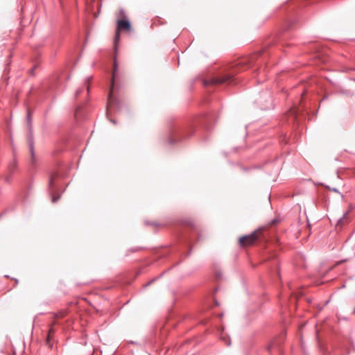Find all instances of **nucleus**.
Instances as JSON below:
<instances>
[{
    "mask_svg": "<svg viewBox=\"0 0 355 355\" xmlns=\"http://www.w3.org/2000/svg\"><path fill=\"white\" fill-rule=\"evenodd\" d=\"M131 30V24L128 19H117L116 29L114 36V48L116 50L117 43L120 40L121 31H130Z\"/></svg>",
    "mask_w": 355,
    "mask_h": 355,
    "instance_id": "nucleus-1",
    "label": "nucleus"
},
{
    "mask_svg": "<svg viewBox=\"0 0 355 355\" xmlns=\"http://www.w3.org/2000/svg\"><path fill=\"white\" fill-rule=\"evenodd\" d=\"M272 102L271 95L269 92H263L261 94L260 98L257 99V103L263 110L270 107Z\"/></svg>",
    "mask_w": 355,
    "mask_h": 355,
    "instance_id": "nucleus-2",
    "label": "nucleus"
},
{
    "mask_svg": "<svg viewBox=\"0 0 355 355\" xmlns=\"http://www.w3.org/2000/svg\"><path fill=\"white\" fill-rule=\"evenodd\" d=\"M258 239L257 232H254L249 235H245L240 237L239 244L241 246H246L252 245Z\"/></svg>",
    "mask_w": 355,
    "mask_h": 355,
    "instance_id": "nucleus-3",
    "label": "nucleus"
},
{
    "mask_svg": "<svg viewBox=\"0 0 355 355\" xmlns=\"http://www.w3.org/2000/svg\"><path fill=\"white\" fill-rule=\"evenodd\" d=\"M116 70H117V63L115 60L114 64L113 76H115ZM113 88H114V77H112V83H111V86H110V94L108 96V100H107V107H111L116 102V99L113 96V93H112Z\"/></svg>",
    "mask_w": 355,
    "mask_h": 355,
    "instance_id": "nucleus-4",
    "label": "nucleus"
},
{
    "mask_svg": "<svg viewBox=\"0 0 355 355\" xmlns=\"http://www.w3.org/2000/svg\"><path fill=\"white\" fill-rule=\"evenodd\" d=\"M233 78L231 75L229 74H224L220 76H217L215 78H213L210 80V84L211 85H220L223 83H225L227 82H232Z\"/></svg>",
    "mask_w": 355,
    "mask_h": 355,
    "instance_id": "nucleus-5",
    "label": "nucleus"
},
{
    "mask_svg": "<svg viewBox=\"0 0 355 355\" xmlns=\"http://www.w3.org/2000/svg\"><path fill=\"white\" fill-rule=\"evenodd\" d=\"M183 137H184V136L182 135V130H175L171 133L168 142L172 144H174L176 141L182 139Z\"/></svg>",
    "mask_w": 355,
    "mask_h": 355,
    "instance_id": "nucleus-6",
    "label": "nucleus"
},
{
    "mask_svg": "<svg viewBox=\"0 0 355 355\" xmlns=\"http://www.w3.org/2000/svg\"><path fill=\"white\" fill-rule=\"evenodd\" d=\"M289 118H291L293 122H294L298 114V110L297 108H292L289 110L288 113Z\"/></svg>",
    "mask_w": 355,
    "mask_h": 355,
    "instance_id": "nucleus-7",
    "label": "nucleus"
},
{
    "mask_svg": "<svg viewBox=\"0 0 355 355\" xmlns=\"http://www.w3.org/2000/svg\"><path fill=\"white\" fill-rule=\"evenodd\" d=\"M29 150H30V153L31 155L32 162L33 163L34 159H35V153H34L33 142L32 139L29 140Z\"/></svg>",
    "mask_w": 355,
    "mask_h": 355,
    "instance_id": "nucleus-8",
    "label": "nucleus"
},
{
    "mask_svg": "<svg viewBox=\"0 0 355 355\" xmlns=\"http://www.w3.org/2000/svg\"><path fill=\"white\" fill-rule=\"evenodd\" d=\"M117 19H128L125 12L123 8L119 10Z\"/></svg>",
    "mask_w": 355,
    "mask_h": 355,
    "instance_id": "nucleus-9",
    "label": "nucleus"
},
{
    "mask_svg": "<svg viewBox=\"0 0 355 355\" xmlns=\"http://www.w3.org/2000/svg\"><path fill=\"white\" fill-rule=\"evenodd\" d=\"M55 332L54 328L53 326H51L49 330V334L46 338V342L49 343L50 342L51 339V335L53 334Z\"/></svg>",
    "mask_w": 355,
    "mask_h": 355,
    "instance_id": "nucleus-10",
    "label": "nucleus"
},
{
    "mask_svg": "<svg viewBox=\"0 0 355 355\" xmlns=\"http://www.w3.org/2000/svg\"><path fill=\"white\" fill-rule=\"evenodd\" d=\"M220 338H221V339H223L225 341V344L227 346H230L231 345L230 339V338L228 336L226 337L225 336H222L221 335Z\"/></svg>",
    "mask_w": 355,
    "mask_h": 355,
    "instance_id": "nucleus-11",
    "label": "nucleus"
},
{
    "mask_svg": "<svg viewBox=\"0 0 355 355\" xmlns=\"http://www.w3.org/2000/svg\"><path fill=\"white\" fill-rule=\"evenodd\" d=\"M55 176H51L50 180H49V187L50 189H53V187H54V180H55Z\"/></svg>",
    "mask_w": 355,
    "mask_h": 355,
    "instance_id": "nucleus-12",
    "label": "nucleus"
},
{
    "mask_svg": "<svg viewBox=\"0 0 355 355\" xmlns=\"http://www.w3.org/2000/svg\"><path fill=\"white\" fill-rule=\"evenodd\" d=\"M51 198H52V202H55L57 200H58V199L60 198V196H55V195L53 193H52Z\"/></svg>",
    "mask_w": 355,
    "mask_h": 355,
    "instance_id": "nucleus-13",
    "label": "nucleus"
},
{
    "mask_svg": "<svg viewBox=\"0 0 355 355\" xmlns=\"http://www.w3.org/2000/svg\"><path fill=\"white\" fill-rule=\"evenodd\" d=\"M17 163L15 161L13 162V163L10 166V169L13 171L15 168H16Z\"/></svg>",
    "mask_w": 355,
    "mask_h": 355,
    "instance_id": "nucleus-14",
    "label": "nucleus"
},
{
    "mask_svg": "<svg viewBox=\"0 0 355 355\" xmlns=\"http://www.w3.org/2000/svg\"><path fill=\"white\" fill-rule=\"evenodd\" d=\"M64 315H65V313H64V312H60V313H59L56 314V315H55V316H56V318H63V317H64Z\"/></svg>",
    "mask_w": 355,
    "mask_h": 355,
    "instance_id": "nucleus-15",
    "label": "nucleus"
},
{
    "mask_svg": "<svg viewBox=\"0 0 355 355\" xmlns=\"http://www.w3.org/2000/svg\"><path fill=\"white\" fill-rule=\"evenodd\" d=\"M82 92V89H78L76 92V96H78Z\"/></svg>",
    "mask_w": 355,
    "mask_h": 355,
    "instance_id": "nucleus-16",
    "label": "nucleus"
},
{
    "mask_svg": "<svg viewBox=\"0 0 355 355\" xmlns=\"http://www.w3.org/2000/svg\"><path fill=\"white\" fill-rule=\"evenodd\" d=\"M30 118H31V114H30V112L28 111V114H27V120H28V122L30 121Z\"/></svg>",
    "mask_w": 355,
    "mask_h": 355,
    "instance_id": "nucleus-17",
    "label": "nucleus"
},
{
    "mask_svg": "<svg viewBox=\"0 0 355 355\" xmlns=\"http://www.w3.org/2000/svg\"><path fill=\"white\" fill-rule=\"evenodd\" d=\"M346 215H347V214H345L343 215V217L339 220L338 223H341V222H342L343 219L345 217V216H346Z\"/></svg>",
    "mask_w": 355,
    "mask_h": 355,
    "instance_id": "nucleus-18",
    "label": "nucleus"
},
{
    "mask_svg": "<svg viewBox=\"0 0 355 355\" xmlns=\"http://www.w3.org/2000/svg\"><path fill=\"white\" fill-rule=\"evenodd\" d=\"M332 191H334V192H338L337 189H333Z\"/></svg>",
    "mask_w": 355,
    "mask_h": 355,
    "instance_id": "nucleus-19",
    "label": "nucleus"
},
{
    "mask_svg": "<svg viewBox=\"0 0 355 355\" xmlns=\"http://www.w3.org/2000/svg\"><path fill=\"white\" fill-rule=\"evenodd\" d=\"M354 313H355V308H354Z\"/></svg>",
    "mask_w": 355,
    "mask_h": 355,
    "instance_id": "nucleus-20",
    "label": "nucleus"
}]
</instances>
